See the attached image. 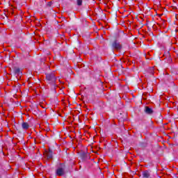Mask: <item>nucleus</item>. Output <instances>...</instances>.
<instances>
[{"mask_svg":"<svg viewBox=\"0 0 178 178\" xmlns=\"http://www.w3.org/2000/svg\"><path fill=\"white\" fill-rule=\"evenodd\" d=\"M56 175H57V176H63V175H65V168H58L56 170Z\"/></svg>","mask_w":178,"mask_h":178,"instance_id":"nucleus-1","label":"nucleus"},{"mask_svg":"<svg viewBox=\"0 0 178 178\" xmlns=\"http://www.w3.org/2000/svg\"><path fill=\"white\" fill-rule=\"evenodd\" d=\"M22 127L24 130H29V127H30V125H29V123L27 122H23L22 124Z\"/></svg>","mask_w":178,"mask_h":178,"instance_id":"nucleus-4","label":"nucleus"},{"mask_svg":"<svg viewBox=\"0 0 178 178\" xmlns=\"http://www.w3.org/2000/svg\"><path fill=\"white\" fill-rule=\"evenodd\" d=\"M48 5H49V6H51V3H49Z\"/></svg>","mask_w":178,"mask_h":178,"instance_id":"nucleus-10","label":"nucleus"},{"mask_svg":"<svg viewBox=\"0 0 178 178\" xmlns=\"http://www.w3.org/2000/svg\"><path fill=\"white\" fill-rule=\"evenodd\" d=\"M151 176V174H149V172L148 171H144L143 172V177L144 178H149Z\"/></svg>","mask_w":178,"mask_h":178,"instance_id":"nucleus-5","label":"nucleus"},{"mask_svg":"<svg viewBox=\"0 0 178 178\" xmlns=\"http://www.w3.org/2000/svg\"><path fill=\"white\" fill-rule=\"evenodd\" d=\"M15 73H20V70L19 68H15Z\"/></svg>","mask_w":178,"mask_h":178,"instance_id":"nucleus-9","label":"nucleus"},{"mask_svg":"<svg viewBox=\"0 0 178 178\" xmlns=\"http://www.w3.org/2000/svg\"><path fill=\"white\" fill-rule=\"evenodd\" d=\"M44 156L47 157V159H51L52 158V150L49 149L48 152H45Z\"/></svg>","mask_w":178,"mask_h":178,"instance_id":"nucleus-3","label":"nucleus"},{"mask_svg":"<svg viewBox=\"0 0 178 178\" xmlns=\"http://www.w3.org/2000/svg\"><path fill=\"white\" fill-rule=\"evenodd\" d=\"M145 112H146V113L151 114V113H152V109L150 108L149 107H146Z\"/></svg>","mask_w":178,"mask_h":178,"instance_id":"nucleus-6","label":"nucleus"},{"mask_svg":"<svg viewBox=\"0 0 178 178\" xmlns=\"http://www.w3.org/2000/svg\"><path fill=\"white\" fill-rule=\"evenodd\" d=\"M46 77L47 80H52V78H54V75L51 76V74H47Z\"/></svg>","mask_w":178,"mask_h":178,"instance_id":"nucleus-8","label":"nucleus"},{"mask_svg":"<svg viewBox=\"0 0 178 178\" xmlns=\"http://www.w3.org/2000/svg\"><path fill=\"white\" fill-rule=\"evenodd\" d=\"M76 3L79 6H81L83 3V0H76Z\"/></svg>","mask_w":178,"mask_h":178,"instance_id":"nucleus-7","label":"nucleus"},{"mask_svg":"<svg viewBox=\"0 0 178 178\" xmlns=\"http://www.w3.org/2000/svg\"><path fill=\"white\" fill-rule=\"evenodd\" d=\"M113 47L115 49H117V51H119V50L122 49V44H120V43H119L118 42H114L113 43Z\"/></svg>","mask_w":178,"mask_h":178,"instance_id":"nucleus-2","label":"nucleus"}]
</instances>
